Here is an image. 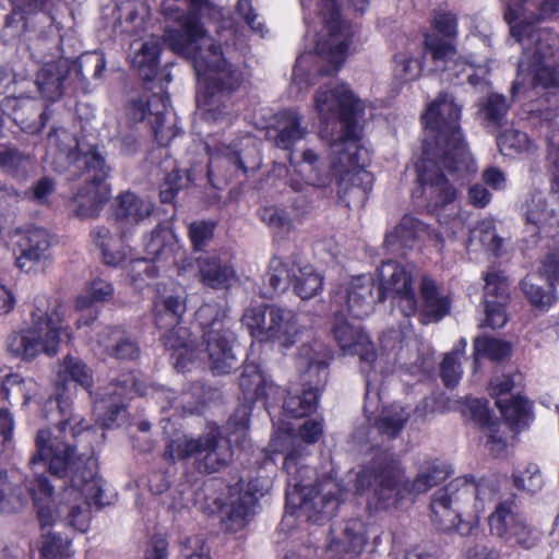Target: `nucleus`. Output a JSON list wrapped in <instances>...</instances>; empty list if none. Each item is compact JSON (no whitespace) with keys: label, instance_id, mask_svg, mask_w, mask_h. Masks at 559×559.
Wrapping results in <instances>:
<instances>
[{"label":"nucleus","instance_id":"obj_1","mask_svg":"<svg viewBox=\"0 0 559 559\" xmlns=\"http://www.w3.org/2000/svg\"><path fill=\"white\" fill-rule=\"evenodd\" d=\"M57 402L62 420L53 431H38L35 440L36 454L29 462L35 473H38L40 465L58 476L71 473V484L63 490V502L58 510L52 501V487L44 476H36L29 487L43 532L40 551L45 559H66L71 556L70 543L50 533V527L60 518V513L67 510V523L80 532H85L90 525V507L102 504L103 493L102 479L95 473L92 455L76 456L74 448L66 440L68 431L72 438H76L85 430L88 433L93 430L82 426L81 416L63 405L61 396L57 397Z\"/></svg>","mask_w":559,"mask_h":559},{"label":"nucleus","instance_id":"obj_2","mask_svg":"<svg viewBox=\"0 0 559 559\" xmlns=\"http://www.w3.org/2000/svg\"><path fill=\"white\" fill-rule=\"evenodd\" d=\"M365 109V102L344 82H330L314 92L312 110L322 126V139L331 142L332 158L326 167L312 150L304 151L300 160L290 156V165L308 185L324 188L335 181L340 193L365 198L372 186V176L365 169L369 151L361 144L357 127Z\"/></svg>","mask_w":559,"mask_h":559},{"label":"nucleus","instance_id":"obj_3","mask_svg":"<svg viewBox=\"0 0 559 559\" xmlns=\"http://www.w3.org/2000/svg\"><path fill=\"white\" fill-rule=\"evenodd\" d=\"M462 107L452 94L443 92L427 105L421 117L427 138L423 144L424 156L417 165L418 181L423 197L433 210L452 203L457 194L441 166L453 180L476 170L461 133Z\"/></svg>","mask_w":559,"mask_h":559},{"label":"nucleus","instance_id":"obj_4","mask_svg":"<svg viewBox=\"0 0 559 559\" xmlns=\"http://www.w3.org/2000/svg\"><path fill=\"white\" fill-rule=\"evenodd\" d=\"M504 19L523 56L512 85L514 97L537 86L559 85V35L535 23L559 17V0H502Z\"/></svg>","mask_w":559,"mask_h":559},{"label":"nucleus","instance_id":"obj_5","mask_svg":"<svg viewBox=\"0 0 559 559\" xmlns=\"http://www.w3.org/2000/svg\"><path fill=\"white\" fill-rule=\"evenodd\" d=\"M322 433V423L316 419L305 421L297 435L288 425H283L276 428L269 445L271 452L285 455L283 467L288 474L287 506L298 509L313 522L334 514L341 499L346 495L340 484L332 478H324L313 487L304 484L310 469L301 464L308 455V449L300 444V441L307 444L314 443Z\"/></svg>","mask_w":559,"mask_h":559},{"label":"nucleus","instance_id":"obj_6","mask_svg":"<svg viewBox=\"0 0 559 559\" xmlns=\"http://www.w3.org/2000/svg\"><path fill=\"white\" fill-rule=\"evenodd\" d=\"M307 12L306 39L310 48L296 61L292 76V88L297 94L307 91L319 76L340 70L353 43L354 31L342 21L334 0H301Z\"/></svg>","mask_w":559,"mask_h":559},{"label":"nucleus","instance_id":"obj_7","mask_svg":"<svg viewBox=\"0 0 559 559\" xmlns=\"http://www.w3.org/2000/svg\"><path fill=\"white\" fill-rule=\"evenodd\" d=\"M449 475L445 464L440 461L425 462L415 480L409 485L404 472L394 460L362 468L355 483L357 493L365 495L367 504L373 510L399 508L402 500L427 492Z\"/></svg>","mask_w":559,"mask_h":559},{"label":"nucleus","instance_id":"obj_8","mask_svg":"<svg viewBox=\"0 0 559 559\" xmlns=\"http://www.w3.org/2000/svg\"><path fill=\"white\" fill-rule=\"evenodd\" d=\"M495 496L496 488L488 480L476 484L465 477L456 478L435 493L431 520L440 530L455 528L461 535H468Z\"/></svg>","mask_w":559,"mask_h":559},{"label":"nucleus","instance_id":"obj_9","mask_svg":"<svg viewBox=\"0 0 559 559\" xmlns=\"http://www.w3.org/2000/svg\"><path fill=\"white\" fill-rule=\"evenodd\" d=\"M48 146L50 153L57 155L60 160H69L76 168L85 167L82 179L85 187L73 197L74 212L83 218L97 215L110 194L109 187L105 182L109 168L102 154L95 148L78 154L75 138L64 129H57L49 133Z\"/></svg>","mask_w":559,"mask_h":559},{"label":"nucleus","instance_id":"obj_10","mask_svg":"<svg viewBox=\"0 0 559 559\" xmlns=\"http://www.w3.org/2000/svg\"><path fill=\"white\" fill-rule=\"evenodd\" d=\"M61 335L71 338L69 326H63L62 307L47 296L35 297L31 325L12 332L7 340L8 350L22 360L32 361L40 354L57 355Z\"/></svg>","mask_w":559,"mask_h":559},{"label":"nucleus","instance_id":"obj_11","mask_svg":"<svg viewBox=\"0 0 559 559\" xmlns=\"http://www.w3.org/2000/svg\"><path fill=\"white\" fill-rule=\"evenodd\" d=\"M249 415L248 408L242 407L230 418L228 425L231 431L228 440L221 437L217 427H213L198 437H177L168 443L165 454L173 461L193 457L199 468L209 473L216 472L231 460L230 442L245 440L249 428Z\"/></svg>","mask_w":559,"mask_h":559},{"label":"nucleus","instance_id":"obj_12","mask_svg":"<svg viewBox=\"0 0 559 559\" xmlns=\"http://www.w3.org/2000/svg\"><path fill=\"white\" fill-rule=\"evenodd\" d=\"M152 212L153 204L134 193L126 192L117 198L115 224L120 236L116 237L106 226L95 227L91 231L93 242L102 250L105 264L120 266L127 261L131 255V249L124 245V240Z\"/></svg>","mask_w":559,"mask_h":559},{"label":"nucleus","instance_id":"obj_13","mask_svg":"<svg viewBox=\"0 0 559 559\" xmlns=\"http://www.w3.org/2000/svg\"><path fill=\"white\" fill-rule=\"evenodd\" d=\"M186 312V300L182 296L170 293L166 287L158 286L154 301V320L166 348L171 349L174 366L178 371L189 369L193 361L194 348L189 340L190 334L186 328L180 326L181 318Z\"/></svg>","mask_w":559,"mask_h":559},{"label":"nucleus","instance_id":"obj_14","mask_svg":"<svg viewBox=\"0 0 559 559\" xmlns=\"http://www.w3.org/2000/svg\"><path fill=\"white\" fill-rule=\"evenodd\" d=\"M318 348L302 346L299 350L298 364L302 369L301 379L304 389L301 393L298 390L289 392L284 401V411L294 417H302L317 407L319 390L325 383L328 376V354Z\"/></svg>","mask_w":559,"mask_h":559},{"label":"nucleus","instance_id":"obj_15","mask_svg":"<svg viewBox=\"0 0 559 559\" xmlns=\"http://www.w3.org/2000/svg\"><path fill=\"white\" fill-rule=\"evenodd\" d=\"M379 280L378 299L391 298L404 317L418 310L414 285L413 266L396 261L383 262L377 270Z\"/></svg>","mask_w":559,"mask_h":559},{"label":"nucleus","instance_id":"obj_16","mask_svg":"<svg viewBox=\"0 0 559 559\" xmlns=\"http://www.w3.org/2000/svg\"><path fill=\"white\" fill-rule=\"evenodd\" d=\"M426 49L432 59L443 63V68H437L444 72V79L457 83L468 82L471 85H478L485 82L489 72L487 60H479L475 56L471 59L455 58V48L450 41H445L436 35H427L425 38Z\"/></svg>","mask_w":559,"mask_h":559},{"label":"nucleus","instance_id":"obj_17","mask_svg":"<svg viewBox=\"0 0 559 559\" xmlns=\"http://www.w3.org/2000/svg\"><path fill=\"white\" fill-rule=\"evenodd\" d=\"M333 335L340 348L345 355H358L361 360V370L366 373L367 396L371 393L372 382L371 371H385L384 364L389 360L391 353H381L378 355L373 350V345L369 336L364 333L359 326H353L346 321L336 319L333 326Z\"/></svg>","mask_w":559,"mask_h":559},{"label":"nucleus","instance_id":"obj_18","mask_svg":"<svg viewBox=\"0 0 559 559\" xmlns=\"http://www.w3.org/2000/svg\"><path fill=\"white\" fill-rule=\"evenodd\" d=\"M214 313L216 311L213 306L204 305L197 311V319L205 329V352L211 370L215 374H225L237 365V358L231 347L233 333L224 326L223 321L217 317L207 322V319Z\"/></svg>","mask_w":559,"mask_h":559},{"label":"nucleus","instance_id":"obj_19","mask_svg":"<svg viewBox=\"0 0 559 559\" xmlns=\"http://www.w3.org/2000/svg\"><path fill=\"white\" fill-rule=\"evenodd\" d=\"M489 531L510 545L531 548L537 542V534L526 523V520L514 511V503L504 501L499 503L488 518Z\"/></svg>","mask_w":559,"mask_h":559},{"label":"nucleus","instance_id":"obj_20","mask_svg":"<svg viewBox=\"0 0 559 559\" xmlns=\"http://www.w3.org/2000/svg\"><path fill=\"white\" fill-rule=\"evenodd\" d=\"M372 290L373 278L370 275L353 276L334 292L332 304L342 314L347 312L354 318L362 319L373 310L376 297Z\"/></svg>","mask_w":559,"mask_h":559},{"label":"nucleus","instance_id":"obj_21","mask_svg":"<svg viewBox=\"0 0 559 559\" xmlns=\"http://www.w3.org/2000/svg\"><path fill=\"white\" fill-rule=\"evenodd\" d=\"M271 488V480L265 477L251 479L247 484L246 491L231 496L229 506L226 507L222 520L225 531L237 533L242 530L254 513L258 499L264 496Z\"/></svg>","mask_w":559,"mask_h":559},{"label":"nucleus","instance_id":"obj_22","mask_svg":"<svg viewBox=\"0 0 559 559\" xmlns=\"http://www.w3.org/2000/svg\"><path fill=\"white\" fill-rule=\"evenodd\" d=\"M239 388L246 402L261 401L269 412L282 397L281 388L254 362H247L243 366Z\"/></svg>","mask_w":559,"mask_h":559},{"label":"nucleus","instance_id":"obj_23","mask_svg":"<svg viewBox=\"0 0 559 559\" xmlns=\"http://www.w3.org/2000/svg\"><path fill=\"white\" fill-rule=\"evenodd\" d=\"M16 265L23 272L43 271L50 261L49 234L41 228L25 231L19 240Z\"/></svg>","mask_w":559,"mask_h":559},{"label":"nucleus","instance_id":"obj_24","mask_svg":"<svg viewBox=\"0 0 559 559\" xmlns=\"http://www.w3.org/2000/svg\"><path fill=\"white\" fill-rule=\"evenodd\" d=\"M554 197L535 192L524 205L526 231L532 236L549 235L559 226V206L554 205Z\"/></svg>","mask_w":559,"mask_h":559},{"label":"nucleus","instance_id":"obj_25","mask_svg":"<svg viewBox=\"0 0 559 559\" xmlns=\"http://www.w3.org/2000/svg\"><path fill=\"white\" fill-rule=\"evenodd\" d=\"M366 543L365 523L358 519H352L331 531L328 550L333 557L353 559L362 551Z\"/></svg>","mask_w":559,"mask_h":559},{"label":"nucleus","instance_id":"obj_26","mask_svg":"<svg viewBox=\"0 0 559 559\" xmlns=\"http://www.w3.org/2000/svg\"><path fill=\"white\" fill-rule=\"evenodd\" d=\"M144 250L152 260L177 264L180 272H187L188 266L179 262L185 255L178 238L169 226H158L144 240Z\"/></svg>","mask_w":559,"mask_h":559},{"label":"nucleus","instance_id":"obj_27","mask_svg":"<svg viewBox=\"0 0 559 559\" xmlns=\"http://www.w3.org/2000/svg\"><path fill=\"white\" fill-rule=\"evenodd\" d=\"M464 417L474 420L483 429L487 437L486 444L489 450L498 455L506 449V439L500 432V424L490 419L488 403L480 399H467L463 405Z\"/></svg>","mask_w":559,"mask_h":559},{"label":"nucleus","instance_id":"obj_28","mask_svg":"<svg viewBox=\"0 0 559 559\" xmlns=\"http://www.w3.org/2000/svg\"><path fill=\"white\" fill-rule=\"evenodd\" d=\"M112 295L114 287L110 283L102 278L92 281L85 292L75 299V310L81 312L76 319V329L82 330L94 323L98 314L97 310L94 309V305L108 300Z\"/></svg>","mask_w":559,"mask_h":559},{"label":"nucleus","instance_id":"obj_29","mask_svg":"<svg viewBox=\"0 0 559 559\" xmlns=\"http://www.w3.org/2000/svg\"><path fill=\"white\" fill-rule=\"evenodd\" d=\"M308 133L302 126V116L295 109H286L276 116L274 127L269 131L276 147L292 150Z\"/></svg>","mask_w":559,"mask_h":559},{"label":"nucleus","instance_id":"obj_30","mask_svg":"<svg viewBox=\"0 0 559 559\" xmlns=\"http://www.w3.org/2000/svg\"><path fill=\"white\" fill-rule=\"evenodd\" d=\"M421 306H418L416 313H419L424 324L438 322L445 317L451 308L448 296L440 293L436 282L429 276H423L420 281Z\"/></svg>","mask_w":559,"mask_h":559},{"label":"nucleus","instance_id":"obj_31","mask_svg":"<svg viewBox=\"0 0 559 559\" xmlns=\"http://www.w3.org/2000/svg\"><path fill=\"white\" fill-rule=\"evenodd\" d=\"M299 334V325L294 311L269 307V325L265 340H276L282 346L289 347Z\"/></svg>","mask_w":559,"mask_h":559},{"label":"nucleus","instance_id":"obj_32","mask_svg":"<svg viewBox=\"0 0 559 559\" xmlns=\"http://www.w3.org/2000/svg\"><path fill=\"white\" fill-rule=\"evenodd\" d=\"M201 282L212 288L226 289L237 282L234 266L228 261L217 257L200 258L198 260Z\"/></svg>","mask_w":559,"mask_h":559},{"label":"nucleus","instance_id":"obj_33","mask_svg":"<svg viewBox=\"0 0 559 559\" xmlns=\"http://www.w3.org/2000/svg\"><path fill=\"white\" fill-rule=\"evenodd\" d=\"M70 382H74L85 390L93 385V373L86 364L79 357L66 356L57 365L55 384L66 390Z\"/></svg>","mask_w":559,"mask_h":559},{"label":"nucleus","instance_id":"obj_34","mask_svg":"<svg viewBox=\"0 0 559 559\" xmlns=\"http://www.w3.org/2000/svg\"><path fill=\"white\" fill-rule=\"evenodd\" d=\"M70 70L68 59H59L46 63L37 75V86L41 96L48 100H56L61 95L62 82Z\"/></svg>","mask_w":559,"mask_h":559},{"label":"nucleus","instance_id":"obj_35","mask_svg":"<svg viewBox=\"0 0 559 559\" xmlns=\"http://www.w3.org/2000/svg\"><path fill=\"white\" fill-rule=\"evenodd\" d=\"M97 345L105 354L118 359H134L139 356L138 345L118 329L104 328Z\"/></svg>","mask_w":559,"mask_h":559},{"label":"nucleus","instance_id":"obj_36","mask_svg":"<svg viewBox=\"0 0 559 559\" xmlns=\"http://www.w3.org/2000/svg\"><path fill=\"white\" fill-rule=\"evenodd\" d=\"M129 380H123L116 384L115 390L104 392L100 394V399L96 401L94 406V413L98 416L102 427H112L121 413L124 412L122 404L119 399L123 393L127 392Z\"/></svg>","mask_w":559,"mask_h":559},{"label":"nucleus","instance_id":"obj_37","mask_svg":"<svg viewBox=\"0 0 559 559\" xmlns=\"http://www.w3.org/2000/svg\"><path fill=\"white\" fill-rule=\"evenodd\" d=\"M39 384L32 378L17 373L8 374L2 381V394L9 402H20L27 405L39 401Z\"/></svg>","mask_w":559,"mask_h":559},{"label":"nucleus","instance_id":"obj_38","mask_svg":"<svg viewBox=\"0 0 559 559\" xmlns=\"http://www.w3.org/2000/svg\"><path fill=\"white\" fill-rule=\"evenodd\" d=\"M428 227L413 216H404L393 231L386 235L384 245L396 250V247L409 248L415 239L428 234Z\"/></svg>","mask_w":559,"mask_h":559},{"label":"nucleus","instance_id":"obj_39","mask_svg":"<svg viewBox=\"0 0 559 559\" xmlns=\"http://www.w3.org/2000/svg\"><path fill=\"white\" fill-rule=\"evenodd\" d=\"M323 284V275L310 264L298 266L293 273L294 290L301 299H310L320 294Z\"/></svg>","mask_w":559,"mask_h":559},{"label":"nucleus","instance_id":"obj_40","mask_svg":"<svg viewBox=\"0 0 559 559\" xmlns=\"http://www.w3.org/2000/svg\"><path fill=\"white\" fill-rule=\"evenodd\" d=\"M496 404L511 428L520 430L530 424L532 405L526 399L521 396L510 401L498 399Z\"/></svg>","mask_w":559,"mask_h":559},{"label":"nucleus","instance_id":"obj_41","mask_svg":"<svg viewBox=\"0 0 559 559\" xmlns=\"http://www.w3.org/2000/svg\"><path fill=\"white\" fill-rule=\"evenodd\" d=\"M160 52L159 44L156 39H150L143 43L136 53L131 58L133 68L138 69L145 80H151L158 67V57Z\"/></svg>","mask_w":559,"mask_h":559},{"label":"nucleus","instance_id":"obj_42","mask_svg":"<svg viewBox=\"0 0 559 559\" xmlns=\"http://www.w3.org/2000/svg\"><path fill=\"white\" fill-rule=\"evenodd\" d=\"M423 72V58L419 51L405 50L394 57V78L402 83L417 80Z\"/></svg>","mask_w":559,"mask_h":559},{"label":"nucleus","instance_id":"obj_43","mask_svg":"<svg viewBox=\"0 0 559 559\" xmlns=\"http://www.w3.org/2000/svg\"><path fill=\"white\" fill-rule=\"evenodd\" d=\"M522 289L530 304L539 311H547L556 302L555 288L550 283L545 289L534 283L533 277H527L522 282Z\"/></svg>","mask_w":559,"mask_h":559},{"label":"nucleus","instance_id":"obj_44","mask_svg":"<svg viewBox=\"0 0 559 559\" xmlns=\"http://www.w3.org/2000/svg\"><path fill=\"white\" fill-rule=\"evenodd\" d=\"M409 413L404 409L401 405H391L385 407L379 419L376 421V426L380 432L388 437H395L407 421Z\"/></svg>","mask_w":559,"mask_h":559},{"label":"nucleus","instance_id":"obj_45","mask_svg":"<svg viewBox=\"0 0 559 559\" xmlns=\"http://www.w3.org/2000/svg\"><path fill=\"white\" fill-rule=\"evenodd\" d=\"M497 144L503 155L531 152L534 148L533 142L526 133L519 130H507L497 138Z\"/></svg>","mask_w":559,"mask_h":559},{"label":"nucleus","instance_id":"obj_46","mask_svg":"<svg viewBox=\"0 0 559 559\" xmlns=\"http://www.w3.org/2000/svg\"><path fill=\"white\" fill-rule=\"evenodd\" d=\"M462 346L447 354L441 364V377L447 386H455L462 377L461 359L464 355L466 342L461 341Z\"/></svg>","mask_w":559,"mask_h":559},{"label":"nucleus","instance_id":"obj_47","mask_svg":"<svg viewBox=\"0 0 559 559\" xmlns=\"http://www.w3.org/2000/svg\"><path fill=\"white\" fill-rule=\"evenodd\" d=\"M158 267L147 259H138L131 261L128 276L130 285L135 289H142L151 280L157 276Z\"/></svg>","mask_w":559,"mask_h":559},{"label":"nucleus","instance_id":"obj_48","mask_svg":"<svg viewBox=\"0 0 559 559\" xmlns=\"http://www.w3.org/2000/svg\"><path fill=\"white\" fill-rule=\"evenodd\" d=\"M510 344L497 338L479 337L474 343L476 360L483 356H487L492 360L503 359L510 355Z\"/></svg>","mask_w":559,"mask_h":559},{"label":"nucleus","instance_id":"obj_49","mask_svg":"<svg viewBox=\"0 0 559 559\" xmlns=\"http://www.w3.org/2000/svg\"><path fill=\"white\" fill-rule=\"evenodd\" d=\"M478 239L480 245L488 251L498 254L502 246V239L496 234L495 222L491 218H485L478 223L472 231L471 242Z\"/></svg>","mask_w":559,"mask_h":559},{"label":"nucleus","instance_id":"obj_50","mask_svg":"<svg viewBox=\"0 0 559 559\" xmlns=\"http://www.w3.org/2000/svg\"><path fill=\"white\" fill-rule=\"evenodd\" d=\"M242 322L254 337L265 340L269 325V307H252L247 309L242 316Z\"/></svg>","mask_w":559,"mask_h":559},{"label":"nucleus","instance_id":"obj_51","mask_svg":"<svg viewBox=\"0 0 559 559\" xmlns=\"http://www.w3.org/2000/svg\"><path fill=\"white\" fill-rule=\"evenodd\" d=\"M485 282L484 301L486 299H496V301L509 302V284L502 274L487 273Z\"/></svg>","mask_w":559,"mask_h":559},{"label":"nucleus","instance_id":"obj_52","mask_svg":"<svg viewBox=\"0 0 559 559\" xmlns=\"http://www.w3.org/2000/svg\"><path fill=\"white\" fill-rule=\"evenodd\" d=\"M180 559H211L210 549L200 536H189L180 540Z\"/></svg>","mask_w":559,"mask_h":559},{"label":"nucleus","instance_id":"obj_53","mask_svg":"<svg viewBox=\"0 0 559 559\" xmlns=\"http://www.w3.org/2000/svg\"><path fill=\"white\" fill-rule=\"evenodd\" d=\"M221 159L225 160L227 164L235 166L242 171L247 170L245 163L242 162L239 152L231 146H224L218 148L215 153L210 152V163H209V175L211 176L215 168L219 166Z\"/></svg>","mask_w":559,"mask_h":559},{"label":"nucleus","instance_id":"obj_54","mask_svg":"<svg viewBox=\"0 0 559 559\" xmlns=\"http://www.w3.org/2000/svg\"><path fill=\"white\" fill-rule=\"evenodd\" d=\"M509 302L496 301V299H486L485 312L486 320L484 325L492 329H499L506 325L509 320L507 305Z\"/></svg>","mask_w":559,"mask_h":559},{"label":"nucleus","instance_id":"obj_55","mask_svg":"<svg viewBox=\"0 0 559 559\" xmlns=\"http://www.w3.org/2000/svg\"><path fill=\"white\" fill-rule=\"evenodd\" d=\"M261 219L278 234L290 230L292 221L288 215L276 207H264L260 212Z\"/></svg>","mask_w":559,"mask_h":559},{"label":"nucleus","instance_id":"obj_56","mask_svg":"<svg viewBox=\"0 0 559 559\" xmlns=\"http://www.w3.org/2000/svg\"><path fill=\"white\" fill-rule=\"evenodd\" d=\"M547 141L548 158L552 164L550 189L552 193H559V129L552 130Z\"/></svg>","mask_w":559,"mask_h":559},{"label":"nucleus","instance_id":"obj_57","mask_svg":"<svg viewBox=\"0 0 559 559\" xmlns=\"http://www.w3.org/2000/svg\"><path fill=\"white\" fill-rule=\"evenodd\" d=\"M508 104L506 98L499 94H491L486 104L484 105L481 112L484 118L490 123H499L508 111Z\"/></svg>","mask_w":559,"mask_h":559},{"label":"nucleus","instance_id":"obj_58","mask_svg":"<svg viewBox=\"0 0 559 559\" xmlns=\"http://www.w3.org/2000/svg\"><path fill=\"white\" fill-rule=\"evenodd\" d=\"M22 507V498L13 493L11 484L7 481V473L0 469V510L13 512Z\"/></svg>","mask_w":559,"mask_h":559},{"label":"nucleus","instance_id":"obj_59","mask_svg":"<svg viewBox=\"0 0 559 559\" xmlns=\"http://www.w3.org/2000/svg\"><path fill=\"white\" fill-rule=\"evenodd\" d=\"M266 277L274 290H283L287 287L289 274L281 259L274 258L271 260Z\"/></svg>","mask_w":559,"mask_h":559},{"label":"nucleus","instance_id":"obj_60","mask_svg":"<svg viewBox=\"0 0 559 559\" xmlns=\"http://www.w3.org/2000/svg\"><path fill=\"white\" fill-rule=\"evenodd\" d=\"M433 26L443 36L449 38L455 37L457 33L456 15L448 10H438L435 13Z\"/></svg>","mask_w":559,"mask_h":559},{"label":"nucleus","instance_id":"obj_61","mask_svg":"<svg viewBox=\"0 0 559 559\" xmlns=\"http://www.w3.org/2000/svg\"><path fill=\"white\" fill-rule=\"evenodd\" d=\"M214 225L207 222L192 223L189 236L195 250L202 249L213 236Z\"/></svg>","mask_w":559,"mask_h":559},{"label":"nucleus","instance_id":"obj_62","mask_svg":"<svg viewBox=\"0 0 559 559\" xmlns=\"http://www.w3.org/2000/svg\"><path fill=\"white\" fill-rule=\"evenodd\" d=\"M540 273L550 285L559 283V250L548 253L544 258Z\"/></svg>","mask_w":559,"mask_h":559},{"label":"nucleus","instance_id":"obj_63","mask_svg":"<svg viewBox=\"0 0 559 559\" xmlns=\"http://www.w3.org/2000/svg\"><path fill=\"white\" fill-rule=\"evenodd\" d=\"M515 485L519 488L534 492L540 489L543 485L542 476L536 466L528 468L523 476H515Z\"/></svg>","mask_w":559,"mask_h":559},{"label":"nucleus","instance_id":"obj_64","mask_svg":"<svg viewBox=\"0 0 559 559\" xmlns=\"http://www.w3.org/2000/svg\"><path fill=\"white\" fill-rule=\"evenodd\" d=\"M238 13L246 20L247 24L252 31L257 32L261 36L265 33L264 24L257 21V15L253 13L251 0H239L237 4Z\"/></svg>","mask_w":559,"mask_h":559}]
</instances>
